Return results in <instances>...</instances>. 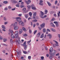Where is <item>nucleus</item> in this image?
Returning a JSON list of instances; mask_svg holds the SVG:
<instances>
[{"instance_id":"1","label":"nucleus","mask_w":60,"mask_h":60,"mask_svg":"<svg viewBox=\"0 0 60 60\" xmlns=\"http://www.w3.org/2000/svg\"><path fill=\"white\" fill-rule=\"evenodd\" d=\"M21 18L19 17H17L16 18V21L19 22V24H21L22 23V21L21 20Z\"/></svg>"},{"instance_id":"2","label":"nucleus","mask_w":60,"mask_h":60,"mask_svg":"<svg viewBox=\"0 0 60 60\" xmlns=\"http://www.w3.org/2000/svg\"><path fill=\"white\" fill-rule=\"evenodd\" d=\"M55 53L56 51L54 50H53L52 52H50V55H52L53 56H54Z\"/></svg>"},{"instance_id":"3","label":"nucleus","mask_w":60,"mask_h":60,"mask_svg":"<svg viewBox=\"0 0 60 60\" xmlns=\"http://www.w3.org/2000/svg\"><path fill=\"white\" fill-rule=\"evenodd\" d=\"M40 13L39 14V16L41 18H42V19L43 16V15H44V12H43L42 11H40Z\"/></svg>"},{"instance_id":"4","label":"nucleus","mask_w":60,"mask_h":60,"mask_svg":"<svg viewBox=\"0 0 60 60\" xmlns=\"http://www.w3.org/2000/svg\"><path fill=\"white\" fill-rule=\"evenodd\" d=\"M28 1L27 0H24V2L27 5H28L29 4H30V3H31V0H28Z\"/></svg>"},{"instance_id":"5","label":"nucleus","mask_w":60,"mask_h":60,"mask_svg":"<svg viewBox=\"0 0 60 60\" xmlns=\"http://www.w3.org/2000/svg\"><path fill=\"white\" fill-rule=\"evenodd\" d=\"M14 26V27L13 28L15 30H17L19 28V27L17 26Z\"/></svg>"},{"instance_id":"6","label":"nucleus","mask_w":60,"mask_h":60,"mask_svg":"<svg viewBox=\"0 0 60 60\" xmlns=\"http://www.w3.org/2000/svg\"><path fill=\"white\" fill-rule=\"evenodd\" d=\"M45 25V23H42V24H41L40 25V26L41 28H44V26Z\"/></svg>"},{"instance_id":"7","label":"nucleus","mask_w":60,"mask_h":60,"mask_svg":"<svg viewBox=\"0 0 60 60\" xmlns=\"http://www.w3.org/2000/svg\"><path fill=\"white\" fill-rule=\"evenodd\" d=\"M53 23L54 24H55V25H56V27H58L59 26V24L58 23V22H57L56 21L54 22H53Z\"/></svg>"},{"instance_id":"8","label":"nucleus","mask_w":60,"mask_h":60,"mask_svg":"<svg viewBox=\"0 0 60 60\" xmlns=\"http://www.w3.org/2000/svg\"><path fill=\"white\" fill-rule=\"evenodd\" d=\"M43 0H40V3L39 4L40 5H43Z\"/></svg>"},{"instance_id":"9","label":"nucleus","mask_w":60,"mask_h":60,"mask_svg":"<svg viewBox=\"0 0 60 60\" xmlns=\"http://www.w3.org/2000/svg\"><path fill=\"white\" fill-rule=\"evenodd\" d=\"M31 7H32V10H36V8L35 7H34V5H32L31 6Z\"/></svg>"},{"instance_id":"10","label":"nucleus","mask_w":60,"mask_h":60,"mask_svg":"<svg viewBox=\"0 0 60 60\" xmlns=\"http://www.w3.org/2000/svg\"><path fill=\"white\" fill-rule=\"evenodd\" d=\"M50 25L53 27H56V26L54 25L53 23H50Z\"/></svg>"},{"instance_id":"11","label":"nucleus","mask_w":60,"mask_h":60,"mask_svg":"<svg viewBox=\"0 0 60 60\" xmlns=\"http://www.w3.org/2000/svg\"><path fill=\"white\" fill-rule=\"evenodd\" d=\"M26 19H27L28 17V14H26L24 15Z\"/></svg>"},{"instance_id":"12","label":"nucleus","mask_w":60,"mask_h":60,"mask_svg":"<svg viewBox=\"0 0 60 60\" xmlns=\"http://www.w3.org/2000/svg\"><path fill=\"white\" fill-rule=\"evenodd\" d=\"M12 1L14 4H16V3H17V1L15 0H12Z\"/></svg>"},{"instance_id":"13","label":"nucleus","mask_w":60,"mask_h":60,"mask_svg":"<svg viewBox=\"0 0 60 60\" xmlns=\"http://www.w3.org/2000/svg\"><path fill=\"white\" fill-rule=\"evenodd\" d=\"M48 12V11L47 9H45V14H47Z\"/></svg>"},{"instance_id":"14","label":"nucleus","mask_w":60,"mask_h":60,"mask_svg":"<svg viewBox=\"0 0 60 60\" xmlns=\"http://www.w3.org/2000/svg\"><path fill=\"white\" fill-rule=\"evenodd\" d=\"M14 34L15 35H18V31H15L14 33Z\"/></svg>"},{"instance_id":"15","label":"nucleus","mask_w":60,"mask_h":60,"mask_svg":"<svg viewBox=\"0 0 60 60\" xmlns=\"http://www.w3.org/2000/svg\"><path fill=\"white\" fill-rule=\"evenodd\" d=\"M51 31H52V32H56V31L55 29L54 28H51Z\"/></svg>"},{"instance_id":"16","label":"nucleus","mask_w":60,"mask_h":60,"mask_svg":"<svg viewBox=\"0 0 60 60\" xmlns=\"http://www.w3.org/2000/svg\"><path fill=\"white\" fill-rule=\"evenodd\" d=\"M37 14V12H35L33 13V16L34 17H35L36 14Z\"/></svg>"},{"instance_id":"17","label":"nucleus","mask_w":60,"mask_h":60,"mask_svg":"<svg viewBox=\"0 0 60 60\" xmlns=\"http://www.w3.org/2000/svg\"><path fill=\"white\" fill-rule=\"evenodd\" d=\"M18 26V22H15L14 24V26Z\"/></svg>"},{"instance_id":"18","label":"nucleus","mask_w":60,"mask_h":60,"mask_svg":"<svg viewBox=\"0 0 60 60\" xmlns=\"http://www.w3.org/2000/svg\"><path fill=\"white\" fill-rule=\"evenodd\" d=\"M15 38L17 39V38H19V36L18 35H15Z\"/></svg>"},{"instance_id":"19","label":"nucleus","mask_w":60,"mask_h":60,"mask_svg":"<svg viewBox=\"0 0 60 60\" xmlns=\"http://www.w3.org/2000/svg\"><path fill=\"white\" fill-rule=\"evenodd\" d=\"M19 25H22V26H24V22H22V23H21V24H19Z\"/></svg>"},{"instance_id":"20","label":"nucleus","mask_w":60,"mask_h":60,"mask_svg":"<svg viewBox=\"0 0 60 60\" xmlns=\"http://www.w3.org/2000/svg\"><path fill=\"white\" fill-rule=\"evenodd\" d=\"M10 42L12 45L13 44V41L12 39H10Z\"/></svg>"},{"instance_id":"21","label":"nucleus","mask_w":60,"mask_h":60,"mask_svg":"<svg viewBox=\"0 0 60 60\" xmlns=\"http://www.w3.org/2000/svg\"><path fill=\"white\" fill-rule=\"evenodd\" d=\"M22 32H23V30H22V29H20L19 30V34H21L22 33Z\"/></svg>"},{"instance_id":"22","label":"nucleus","mask_w":60,"mask_h":60,"mask_svg":"<svg viewBox=\"0 0 60 60\" xmlns=\"http://www.w3.org/2000/svg\"><path fill=\"white\" fill-rule=\"evenodd\" d=\"M11 38H13V39H14L15 38L14 35L13 34H11Z\"/></svg>"},{"instance_id":"23","label":"nucleus","mask_w":60,"mask_h":60,"mask_svg":"<svg viewBox=\"0 0 60 60\" xmlns=\"http://www.w3.org/2000/svg\"><path fill=\"white\" fill-rule=\"evenodd\" d=\"M44 37V34H42L40 38H43Z\"/></svg>"},{"instance_id":"24","label":"nucleus","mask_w":60,"mask_h":60,"mask_svg":"<svg viewBox=\"0 0 60 60\" xmlns=\"http://www.w3.org/2000/svg\"><path fill=\"white\" fill-rule=\"evenodd\" d=\"M40 36H41V33H39L38 34L37 37H39Z\"/></svg>"},{"instance_id":"25","label":"nucleus","mask_w":60,"mask_h":60,"mask_svg":"<svg viewBox=\"0 0 60 60\" xmlns=\"http://www.w3.org/2000/svg\"><path fill=\"white\" fill-rule=\"evenodd\" d=\"M32 22H37V20L36 19H35L32 21Z\"/></svg>"},{"instance_id":"26","label":"nucleus","mask_w":60,"mask_h":60,"mask_svg":"<svg viewBox=\"0 0 60 60\" xmlns=\"http://www.w3.org/2000/svg\"><path fill=\"white\" fill-rule=\"evenodd\" d=\"M51 56H50L49 57V58L50 59H51L53 58V56H53V55H51Z\"/></svg>"},{"instance_id":"27","label":"nucleus","mask_w":60,"mask_h":60,"mask_svg":"<svg viewBox=\"0 0 60 60\" xmlns=\"http://www.w3.org/2000/svg\"><path fill=\"white\" fill-rule=\"evenodd\" d=\"M47 3L48 5L49 6H51V4H50V3L49 2H47Z\"/></svg>"},{"instance_id":"28","label":"nucleus","mask_w":60,"mask_h":60,"mask_svg":"<svg viewBox=\"0 0 60 60\" xmlns=\"http://www.w3.org/2000/svg\"><path fill=\"white\" fill-rule=\"evenodd\" d=\"M27 45L25 46H24V49L25 50H26V49H27Z\"/></svg>"},{"instance_id":"29","label":"nucleus","mask_w":60,"mask_h":60,"mask_svg":"<svg viewBox=\"0 0 60 60\" xmlns=\"http://www.w3.org/2000/svg\"><path fill=\"white\" fill-rule=\"evenodd\" d=\"M29 15L30 16V17H31V16H32V13L31 12H30L29 13Z\"/></svg>"},{"instance_id":"30","label":"nucleus","mask_w":60,"mask_h":60,"mask_svg":"<svg viewBox=\"0 0 60 60\" xmlns=\"http://www.w3.org/2000/svg\"><path fill=\"white\" fill-rule=\"evenodd\" d=\"M52 50H53V48L52 47H51L49 51L50 52H51Z\"/></svg>"},{"instance_id":"31","label":"nucleus","mask_w":60,"mask_h":60,"mask_svg":"<svg viewBox=\"0 0 60 60\" xmlns=\"http://www.w3.org/2000/svg\"><path fill=\"white\" fill-rule=\"evenodd\" d=\"M2 27L3 28V29H5V26L4 25H2Z\"/></svg>"},{"instance_id":"32","label":"nucleus","mask_w":60,"mask_h":60,"mask_svg":"<svg viewBox=\"0 0 60 60\" xmlns=\"http://www.w3.org/2000/svg\"><path fill=\"white\" fill-rule=\"evenodd\" d=\"M3 19L4 20H5V21H6L7 20V19H6V17H4L3 18Z\"/></svg>"},{"instance_id":"33","label":"nucleus","mask_w":60,"mask_h":60,"mask_svg":"<svg viewBox=\"0 0 60 60\" xmlns=\"http://www.w3.org/2000/svg\"><path fill=\"white\" fill-rule=\"evenodd\" d=\"M23 36H25V37H26V36H27V34H24L23 35Z\"/></svg>"},{"instance_id":"34","label":"nucleus","mask_w":60,"mask_h":60,"mask_svg":"<svg viewBox=\"0 0 60 60\" xmlns=\"http://www.w3.org/2000/svg\"><path fill=\"white\" fill-rule=\"evenodd\" d=\"M29 33L30 34H32V30L30 29L29 30Z\"/></svg>"},{"instance_id":"35","label":"nucleus","mask_w":60,"mask_h":60,"mask_svg":"<svg viewBox=\"0 0 60 60\" xmlns=\"http://www.w3.org/2000/svg\"><path fill=\"white\" fill-rule=\"evenodd\" d=\"M10 33L11 34H14V32H13V31L12 30H11L10 31Z\"/></svg>"},{"instance_id":"36","label":"nucleus","mask_w":60,"mask_h":60,"mask_svg":"<svg viewBox=\"0 0 60 60\" xmlns=\"http://www.w3.org/2000/svg\"><path fill=\"white\" fill-rule=\"evenodd\" d=\"M46 31L47 32H50V30L49 29H47Z\"/></svg>"},{"instance_id":"37","label":"nucleus","mask_w":60,"mask_h":60,"mask_svg":"<svg viewBox=\"0 0 60 60\" xmlns=\"http://www.w3.org/2000/svg\"><path fill=\"white\" fill-rule=\"evenodd\" d=\"M52 37V35L51 34L49 37V38H50V39H51Z\"/></svg>"},{"instance_id":"38","label":"nucleus","mask_w":60,"mask_h":60,"mask_svg":"<svg viewBox=\"0 0 60 60\" xmlns=\"http://www.w3.org/2000/svg\"><path fill=\"white\" fill-rule=\"evenodd\" d=\"M57 4V0H56L55 2V5H56Z\"/></svg>"},{"instance_id":"39","label":"nucleus","mask_w":60,"mask_h":60,"mask_svg":"<svg viewBox=\"0 0 60 60\" xmlns=\"http://www.w3.org/2000/svg\"><path fill=\"white\" fill-rule=\"evenodd\" d=\"M26 41H25L24 42L23 45V46H26Z\"/></svg>"},{"instance_id":"40","label":"nucleus","mask_w":60,"mask_h":60,"mask_svg":"<svg viewBox=\"0 0 60 60\" xmlns=\"http://www.w3.org/2000/svg\"><path fill=\"white\" fill-rule=\"evenodd\" d=\"M43 31L44 33H45L46 32V29L44 28L43 30Z\"/></svg>"},{"instance_id":"41","label":"nucleus","mask_w":60,"mask_h":60,"mask_svg":"<svg viewBox=\"0 0 60 60\" xmlns=\"http://www.w3.org/2000/svg\"><path fill=\"white\" fill-rule=\"evenodd\" d=\"M37 31V30H35L34 33V34H35L36 33V32Z\"/></svg>"},{"instance_id":"42","label":"nucleus","mask_w":60,"mask_h":60,"mask_svg":"<svg viewBox=\"0 0 60 60\" xmlns=\"http://www.w3.org/2000/svg\"><path fill=\"white\" fill-rule=\"evenodd\" d=\"M8 23V22H4V25H6V24H7Z\"/></svg>"},{"instance_id":"43","label":"nucleus","mask_w":60,"mask_h":60,"mask_svg":"<svg viewBox=\"0 0 60 60\" xmlns=\"http://www.w3.org/2000/svg\"><path fill=\"white\" fill-rule=\"evenodd\" d=\"M8 9H12V8L10 6H8Z\"/></svg>"},{"instance_id":"44","label":"nucleus","mask_w":60,"mask_h":60,"mask_svg":"<svg viewBox=\"0 0 60 60\" xmlns=\"http://www.w3.org/2000/svg\"><path fill=\"white\" fill-rule=\"evenodd\" d=\"M24 7V5L23 4H21L20 5V7L21 8H22V7Z\"/></svg>"},{"instance_id":"45","label":"nucleus","mask_w":60,"mask_h":60,"mask_svg":"<svg viewBox=\"0 0 60 60\" xmlns=\"http://www.w3.org/2000/svg\"><path fill=\"white\" fill-rule=\"evenodd\" d=\"M31 41V39H30L29 41H28L27 42V44H29Z\"/></svg>"},{"instance_id":"46","label":"nucleus","mask_w":60,"mask_h":60,"mask_svg":"<svg viewBox=\"0 0 60 60\" xmlns=\"http://www.w3.org/2000/svg\"><path fill=\"white\" fill-rule=\"evenodd\" d=\"M3 3L4 4H7L8 3V2L6 1H4Z\"/></svg>"},{"instance_id":"47","label":"nucleus","mask_w":60,"mask_h":60,"mask_svg":"<svg viewBox=\"0 0 60 60\" xmlns=\"http://www.w3.org/2000/svg\"><path fill=\"white\" fill-rule=\"evenodd\" d=\"M31 7V6H30V5H27V7H28V8H30Z\"/></svg>"},{"instance_id":"48","label":"nucleus","mask_w":60,"mask_h":60,"mask_svg":"<svg viewBox=\"0 0 60 60\" xmlns=\"http://www.w3.org/2000/svg\"><path fill=\"white\" fill-rule=\"evenodd\" d=\"M28 58L29 59H31V56H29L28 57Z\"/></svg>"},{"instance_id":"49","label":"nucleus","mask_w":60,"mask_h":60,"mask_svg":"<svg viewBox=\"0 0 60 60\" xmlns=\"http://www.w3.org/2000/svg\"><path fill=\"white\" fill-rule=\"evenodd\" d=\"M23 52L24 54H26L27 53V52L26 51H23Z\"/></svg>"},{"instance_id":"50","label":"nucleus","mask_w":60,"mask_h":60,"mask_svg":"<svg viewBox=\"0 0 60 60\" xmlns=\"http://www.w3.org/2000/svg\"><path fill=\"white\" fill-rule=\"evenodd\" d=\"M26 8H24L22 9V11H26Z\"/></svg>"},{"instance_id":"51","label":"nucleus","mask_w":60,"mask_h":60,"mask_svg":"<svg viewBox=\"0 0 60 60\" xmlns=\"http://www.w3.org/2000/svg\"><path fill=\"white\" fill-rule=\"evenodd\" d=\"M8 9V8H6L4 9V10H5V11H7Z\"/></svg>"},{"instance_id":"52","label":"nucleus","mask_w":60,"mask_h":60,"mask_svg":"<svg viewBox=\"0 0 60 60\" xmlns=\"http://www.w3.org/2000/svg\"><path fill=\"white\" fill-rule=\"evenodd\" d=\"M22 29L24 31H25L26 30V28L24 27H22Z\"/></svg>"},{"instance_id":"53","label":"nucleus","mask_w":60,"mask_h":60,"mask_svg":"<svg viewBox=\"0 0 60 60\" xmlns=\"http://www.w3.org/2000/svg\"><path fill=\"white\" fill-rule=\"evenodd\" d=\"M3 39V37H2V36H0V40H2Z\"/></svg>"},{"instance_id":"54","label":"nucleus","mask_w":60,"mask_h":60,"mask_svg":"<svg viewBox=\"0 0 60 60\" xmlns=\"http://www.w3.org/2000/svg\"><path fill=\"white\" fill-rule=\"evenodd\" d=\"M44 57L43 56H42L41 57V59L42 60L44 59Z\"/></svg>"},{"instance_id":"55","label":"nucleus","mask_w":60,"mask_h":60,"mask_svg":"<svg viewBox=\"0 0 60 60\" xmlns=\"http://www.w3.org/2000/svg\"><path fill=\"white\" fill-rule=\"evenodd\" d=\"M47 17V15H45L42 17V19H44L45 18H46Z\"/></svg>"},{"instance_id":"56","label":"nucleus","mask_w":60,"mask_h":60,"mask_svg":"<svg viewBox=\"0 0 60 60\" xmlns=\"http://www.w3.org/2000/svg\"><path fill=\"white\" fill-rule=\"evenodd\" d=\"M16 7H19V5L18 4H17L15 5Z\"/></svg>"},{"instance_id":"57","label":"nucleus","mask_w":60,"mask_h":60,"mask_svg":"<svg viewBox=\"0 0 60 60\" xmlns=\"http://www.w3.org/2000/svg\"><path fill=\"white\" fill-rule=\"evenodd\" d=\"M3 41H4V42H5V41H6L7 40H6V39H3Z\"/></svg>"},{"instance_id":"58","label":"nucleus","mask_w":60,"mask_h":60,"mask_svg":"<svg viewBox=\"0 0 60 60\" xmlns=\"http://www.w3.org/2000/svg\"><path fill=\"white\" fill-rule=\"evenodd\" d=\"M19 16V17H21L22 16V14H19L18 15Z\"/></svg>"},{"instance_id":"59","label":"nucleus","mask_w":60,"mask_h":60,"mask_svg":"<svg viewBox=\"0 0 60 60\" xmlns=\"http://www.w3.org/2000/svg\"><path fill=\"white\" fill-rule=\"evenodd\" d=\"M17 42H18L19 44V43H20V40H19Z\"/></svg>"},{"instance_id":"60","label":"nucleus","mask_w":60,"mask_h":60,"mask_svg":"<svg viewBox=\"0 0 60 60\" xmlns=\"http://www.w3.org/2000/svg\"><path fill=\"white\" fill-rule=\"evenodd\" d=\"M2 52L4 53V54H5V50H3L2 51Z\"/></svg>"},{"instance_id":"61","label":"nucleus","mask_w":60,"mask_h":60,"mask_svg":"<svg viewBox=\"0 0 60 60\" xmlns=\"http://www.w3.org/2000/svg\"><path fill=\"white\" fill-rule=\"evenodd\" d=\"M45 49L46 50H47L48 49V48H47V46H45Z\"/></svg>"},{"instance_id":"62","label":"nucleus","mask_w":60,"mask_h":60,"mask_svg":"<svg viewBox=\"0 0 60 60\" xmlns=\"http://www.w3.org/2000/svg\"><path fill=\"white\" fill-rule=\"evenodd\" d=\"M59 55V53H58L56 54V56H57Z\"/></svg>"},{"instance_id":"63","label":"nucleus","mask_w":60,"mask_h":60,"mask_svg":"<svg viewBox=\"0 0 60 60\" xmlns=\"http://www.w3.org/2000/svg\"><path fill=\"white\" fill-rule=\"evenodd\" d=\"M15 8L12 9H11L12 11H15Z\"/></svg>"},{"instance_id":"64","label":"nucleus","mask_w":60,"mask_h":60,"mask_svg":"<svg viewBox=\"0 0 60 60\" xmlns=\"http://www.w3.org/2000/svg\"><path fill=\"white\" fill-rule=\"evenodd\" d=\"M50 14H52L53 13V11H51L50 12Z\"/></svg>"}]
</instances>
